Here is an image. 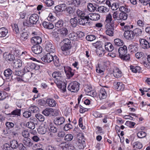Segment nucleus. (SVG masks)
I'll return each instance as SVG.
<instances>
[{
  "instance_id": "f257e3e1",
  "label": "nucleus",
  "mask_w": 150,
  "mask_h": 150,
  "mask_svg": "<svg viewBox=\"0 0 150 150\" xmlns=\"http://www.w3.org/2000/svg\"><path fill=\"white\" fill-rule=\"evenodd\" d=\"M88 9H105L106 8L104 6H98L96 4L94 5L91 3H89L87 5Z\"/></svg>"
},
{
  "instance_id": "f03ea898",
  "label": "nucleus",
  "mask_w": 150,
  "mask_h": 150,
  "mask_svg": "<svg viewBox=\"0 0 150 150\" xmlns=\"http://www.w3.org/2000/svg\"><path fill=\"white\" fill-rule=\"evenodd\" d=\"M55 9H73L70 6L67 7V5L64 4H60L55 6Z\"/></svg>"
},
{
  "instance_id": "7ed1b4c3",
  "label": "nucleus",
  "mask_w": 150,
  "mask_h": 150,
  "mask_svg": "<svg viewBox=\"0 0 150 150\" xmlns=\"http://www.w3.org/2000/svg\"><path fill=\"white\" fill-rule=\"evenodd\" d=\"M43 1L48 6H50L54 4L52 0H43Z\"/></svg>"
},
{
  "instance_id": "20e7f679",
  "label": "nucleus",
  "mask_w": 150,
  "mask_h": 150,
  "mask_svg": "<svg viewBox=\"0 0 150 150\" xmlns=\"http://www.w3.org/2000/svg\"><path fill=\"white\" fill-rule=\"evenodd\" d=\"M120 3H114L112 4L111 6V8L112 9H117L119 8L120 5Z\"/></svg>"
},
{
  "instance_id": "39448f33",
  "label": "nucleus",
  "mask_w": 150,
  "mask_h": 150,
  "mask_svg": "<svg viewBox=\"0 0 150 150\" xmlns=\"http://www.w3.org/2000/svg\"><path fill=\"white\" fill-rule=\"evenodd\" d=\"M150 0H139V1L142 4L144 5H146L149 3V4Z\"/></svg>"
},
{
  "instance_id": "423d86ee",
  "label": "nucleus",
  "mask_w": 150,
  "mask_h": 150,
  "mask_svg": "<svg viewBox=\"0 0 150 150\" xmlns=\"http://www.w3.org/2000/svg\"><path fill=\"white\" fill-rule=\"evenodd\" d=\"M120 5L119 6V9H128V8L127 7V6L125 5L123 6L122 5L120 4Z\"/></svg>"
},
{
  "instance_id": "0eeeda50",
  "label": "nucleus",
  "mask_w": 150,
  "mask_h": 150,
  "mask_svg": "<svg viewBox=\"0 0 150 150\" xmlns=\"http://www.w3.org/2000/svg\"><path fill=\"white\" fill-rule=\"evenodd\" d=\"M93 1L98 4H101L104 2L105 0H92Z\"/></svg>"
},
{
  "instance_id": "6e6552de",
  "label": "nucleus",
  "mask_w": 150,
  "mask_h": 150,
  "mask_svg": "<svg viewBox=\"0 0 150 150\" xmlns=\"http://www.w3.org/2000/svg\"><path fill=\"white\" fill-rule=\"evenodd\" d=\"M106 3L109 7L111 6V4L110 1L109 0H107L106 2Z\"/></svg>"
},
{
  "instance_id": "1a4fd4ad",
  "label": "nucleus",
  "mask_w": 150,
  "mask_h": 150,
  "mask_svg": "<svg viewBox=\"0 0 150 150\" xmlns=\"http://www.w3.org/2000/svg\"><path fill=\"white\" fill-rule=\"evenodd\" d=\"M131 3L134 4H136L137 3L136 0H129Z\"/></svg>"
},
{
  "instance_id": "9d476101",
  "label": "nucleus",
  "mask_w": 150,
  "mask_h": 150,
  "mask_svg": "<svg viewBox=\"0 0 150 150\" xmlns=\"http://www.w3.org/2000/svg\"><path fill=\"white\" fill-rule=\"evenodd\" d=\"M43 6L42 5H39L37 7V9H41L42 8Z\"/></svg>"
},
{
  "instance_id": "9b49d317",
  "label": "nucleus",
  "mask_w": 150,
  "mask_h": 150,
  "mask_svg": "<svg viewBox=\"0 0 150 150\" xmlns=\"http://www.w3.org/2000/svg\"><path fill=\"white\" fill-rule=\"evenodd\" d=\"M78 1H79V2L77 4L78 5L80 4V2H79V0H78Z\"/></svg>"
},
{
  "instance_id": "f8f14e48",
  "label": "nucleus",
  "mask_w": 150,
  "mask_h": 150,
  "mask_svg": "<svg viewBox=\"0 0 150 150\" xmlns=\"http://www.w3.org/2000/svg\"><path fill=\"white\" fill-rule=\"evenodd\" d=\"M149 6H150V3H149Z\"/></svg>"
},
{
  "instance_id": "ddd939ff",
  "label": "nucleus",
  "mask_w": 150,
  "mask_h": 150,
  "mask_svg": "<svg viewBox=\"0 0 150 150\" xmlns=\"http://www.w3.org/2000/svg\"><path fill=\"white\" fill-rule=\"evenodd\" d=\"M18 0H16V1H18Z\"/></svg>"
}]
</instances>
